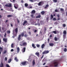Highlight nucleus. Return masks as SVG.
I'll return each instance as SVG.
<instances>
[{"instance_id":"nucleus-1","label":"nucleus","mask_w":67,"mask_h":67,"mask_svg":"<svg viewBox=\"0 0 67 67\" xmlns=\"http://www.w3.org/2000/svg\"><path fill=\"white\" fill-rule=\"evenodd\" d=\"M25 42L24 40H23L21 42H20V45L21 46H26L27 45V43Z\"/></svg>"},{"instance_id":"nucleus-2","label":"nucleus","mask_w":67,"mask_h":67,"mask_svg":"<svg viewBox=\"0 0 67 67\" xmlns=\"http://www.w3.org/2000/svg\"><path fill=\"white\" fill-rule=\"evenodd\" d=\"M24 36V32H22L21 33V35H19L18 36V41H20V40H21V37H23Z\"/></svg>"},{"instance_id":"nucleus-3","label":"nucleus","mask_w":67,"mask_h":67,"mask_svg":"<svg viewBox=\"0 0 67 67\" xmlns=\"http://www.w3.org/2000/svg\"><path fill=\"white\" fill-rule=\"evenodd\" d=\"M28 64V62L26 61H25L23 62L20 64V65L21 66H24V65H26L27 64Z\"/></svg>"},{"instance_id":"nucleus-4","label":"nucleus","mask_w":67,"mask_h":67,"mask_svg":"<svg viewBox=\"0 0 67 67\" xmlns=\"http://www.w3.org/2000/svg\"><path fill=\"white\" fill-rule=\"evenodd\" d=\"M53 64L54 65V67H57L58 65V62H55L53 63Z\"/></svg>"},{"instance_id":"nucleus-5","label":"nucleus","mask_w":67,"mask_h":67,"mask_svg":"<svg viewBox=\"0 0 67 67\" xmlns=\"http://www.w3.org/2000/svg\"><path fill=\"white\" fill-rule=\"evenodd\" d=\"M14 31L16 33H18V28H16L15 29V30H13V33H14Z\"/></svg>"},{"instance_id":"nucleus-6","label":"nucleus","mask_w":67,"mask_h":67,"mask_svg":"<svg viewBox=\"0 0 67 67\" xmlns=\"http://www.w3.org/2000/svg\"><path fill=\"white\" fill-rule=\"evenodd\" d=\"M9 5L8 4H6L5 5V7H12V4L11 3L9 4Z\"/></svg>"},{"instance_id":"nucleus-7","label":"nucleus","mask_w":67,"mask_h":67,"mask_svg":"<svg viewBox=\"0 0 67 67\" xmlns=\"http://www.w3.org/2000/svg\"><path fill=\"white\" fill-rule=\"evenodd\" d=\"M49 53V51H48V50L47 51H45L43 52L42 54H47Z\"/></svg>"},{"instance_id":"nucleus-8","label":"nucleus","mask_w":67,"mask_h":67,"mask_svg":"<svg viewBox=\"0 0 67 67\" xmlns=\"http://www.w3.org/2000/svg\"><path fill=\"white\" fill-rule=\"evenodd\" d=\"M26 50V48H25V47H24V48H23L22 50V51L23 53H24L25 52V50Z\"/></svg>"},{"instance_id":"nucleus-9","label":"nucleus","mask_w":67,"mask_h":67,"mask_svg":"<svg viewBox=\"0 0 67 67\" xmlns=\"http://www.w3.org/2000/svg\"><path fill=\"white\" fill-rule=\"evenodd\" d=\"M17 49V52L18 53H19L20 52V48L19 47H18L16 49Z\"/></svg>"},{"instance_id":"nucleus-10","label":"nucleus","mask_w":67,"mask_h":67,"mask_svg":"<svg viewBox=\"0 0 67 67\" xmlns=\"http://www.w3.org/2000/svg\"><path fill=\"white\" fill-rule=\"evenodd\" d=\"M0 54H1V52H2L3 51V48L1 47L0 46Z\"/></svg>"},{"instance_id":"nucleus-11","label":"nucleus","mask_w":67,"mask_h":67,"mask_svg":"<svg viewBox=\"0 0 67 67\" xmlns=\"http://www.w3.org/2000/svg\"><path fill=\"white\" fill-rule=\"evenodd\" d=\"M35 55H37L38 57H39L40 56V53L39 52H36L35 53Z\"/></svg>"},{"instance_id":"nucleus-12","label":"nucleus","mask_w":67,"mask_h":67,"mask_svg":"<svg viewBox=\"0 0 67 67\" xmlns=\"http://www.w3.org/2000/svg\"><path fill=\"white\" fill-rule=\"evenodd\" d=\"M3 41H4L5 43H7V38H3Z\"/></svg>"},{"instance_id":"nucleus-13","label":"nucleus","mask_w":67,"mask_h":67,"mask_svg":"<svg viewBox=\"0 0 67 67\" xmlns=\"http://www.w3.org/2000/svg\"><path fill=\"white\" fill-rule=\"evenodd\" d=\"M4 66V65H3V64L2 62H1V64H0V67H3Z\"/></svg>"},{"instance_id":"nucleus-14","label":"nucleus","mask_w":67,"mask_h":67,"mask_svg":"<svg viewBox=\"0 0 67 67\" xmlns=\"http://www.w3.org/2000/svg\"><path fill=\"white\" fill-rule=\"evenodd\" d=\"M28 36V35L27 34V33H26V32H25V34L24 35V36L25 37H27Z\"/></svg>"},{"instance_id":"nucleus-15","label":"nucleus","mask_w":67,"mask_h":67,"mask_svg":"<svg viewBox=\"0 0 67 67\" xmlns=\"http://www.w3.org/2000/svg\"><path fill=\"white\" fill-rule=\"evenodd\" d=\"M49 7V5L48 4H47L46 5V6L44 7V8L45 9H46L48 7Z\"/></svg>"},{"instance_id":"nucleus-16","label":"nucleus","mask_w":67,"mask_h":67,"mask_svg":"<svg viewBox=\"0 0 67 67\" xmlns=\"http://www.w3.org/2000/svg\"><path fill=\"white\" fill-rule=\"evenodd\" d=\"M41 14L42 15H44L45 14V12L44 11H42L41 12Z\"/></svg>"},{"instance_id":"nucleus-17","label":"nucleus","mask_w":67,"mask_h":67,"mask_svg":"<svg viewBox=\"0 0 67 67\" xmlns=\"http://www.w3.org/2000/svg\"><path fill=\"white\" fill-rule=\"evenodd\" d=\"M63 34H64L66 35V34H67V32H66V31L64 30L63 31Z\"/></svg>"},{"instance_id":"nucleus-18","label":"nucleus","mask_w":67,"mask_h":67,"mask_svg":"<svg viewBox=\"0 0 67 67\" xmlns=\"http://www.w3.org/2000/svg\"><path fill=\"white\" fill-rule=\"evenodd\" d=\"M45 46V44H44L42 45L41 46V48L42 49H43V48L44 47V46Z\"/></svg>"},{"instance_id":"nucleus-19","label":"nucleus","mask_w":67,"mask_h":67,"mask_svg":"<svg viewBox=\"0 0 67 67\" xmlns=\"http://www.w3.org/2000/svg\"><path fill=\"white\" fill-rule=\"evenodd\" d=\"M35 10H32L31 12V13H32V14H34L35 13Z\"/></svg>"},{"instance_id":"nucleus-20","label":"nucleus","mask_w":67,"mask_h":67,"mask_svg":"<svg viewBox=\"0 0 67 67\" xmlns=\"http://www.w3.org/2000/svg\"><path fill=\"white\" fill-rule=\"evenodd\" d=\"M12 60V59L10 58L9 59V60H8V63H11V61Z\"/></svg>"},{"instance_id":"nucleus-21","label":"nucleus","mask_w":67,"mask_h":67,"mask_svg":"<svg viewBox=\"0 0 67 67\" xmlns=\"http://www.w3.org/2000/svg\"><path fill=\"white\" fill-rule=\"evenodd\" d=\"M41 15H39L38 16H36V18H41Z\"/></svg>"},{"instance_id":"nucleus-22","label":"nucleus","mask_w":67,"mask_h":67,"mask_svg":"<svg viewBox=\"0 0 67 67\" xmlns=\"http://www.w3.org/2000/svg\"><path fill=\"white\" fill-rule=\"evenodd\" d=\"M49 45L50 46H54V44L53 43H50L49 44Z\"/></svg>"},{"instance_id":"nucleus-23","label":"nucleus","mask_w":67,"mask_h":67,"mask_svg":"<svg viewBox=\"0 0 67 67\" xmlns=\"http://www.w3.org/2000/svg\"><path fill=\"white\" fill-rule=\"evenodd\" d=\"M30 16H31L32 18H34V19L35 18V16H34V14L31 15Z\"/></svg>"},{"instance_id":"nucleus-24","label":"nucleus","mask_w":67,"mask_h":67,"mask_svg":"<svg viewBox=\"0 0 67 67\" xmlns=\"http://www.w3.org/2000/svg\"><path fill=\"white\" fill-rule=\"evenodd\" d=\"M7 17L8 18H9L10 17H13V15H8L7 16Z\"/></svg>"},{"instance_id":"nucleus-25","label":"nucleus","mask_w":67,"mask_h":67,"mask_svg":"<svg viewBox=\"0 0 67 67\" xmlns=\"http://www.w3.org/2000/svg\"><path fill=\"white\" fill-rule=\"evenodd\" d=\"M27 23V21L25 20L24 22L23 23V25H25V24H26V23Z\"/></svg>"},{"instance_id":"nucleus-26","label":"nucleus","mask_w":67,"mask_h":67,"mask_svg":"<svg viewBox=\"0 0 67 67\" xmlns=\"http://www.w3.org/2000/svg\"><path fill=\"white\" fill-rule=\"evenodd\" d=\"M42 2H40L38 3V5H42Z\"/></svg>"},{"instance_id":"nucleus-27","label":"nucleus","mask_w":67,"mask_h":67,"mask_svg":"<svg viewBox=\"0 0 67 67\" xmlns=\"http://www.w3.org/2000/svg\"><path fill=\"white\" fill-rule=\"evenodd\" d=\"M25 7H27L28 6V4L27 3H25Z\"/></svg>"},{"instance_id":"nucleus-28","label":"nucleus","mask_w":67,"mask_h":67,"mask_svg":"<svg viewBox=\"0 0 67 67\" xmlns=\"http://www.w3.org/2000/svg\"><path fill=\"white\" fill-rule=\"evenodd\" d=\"M54 40L55 41H57L58 40V39H57V38L56 37H55L54 38Z\"/></svg>"},{"instance_id":"nucleus-29","label":"nucleus","mask_w":67,"mask_h":67,"mask_svg":"<svg viewBox=\"0 0 67 67\" xmlns=\"http://www.w3.org/2000/svg\"><path fill=\"white\" fill-rule=\"evenodd\" d=\"M32 64L33 66H34L35 65V61H34V60L32 62Z\"/></svg>"},{"instance_id":"nucleus-30","label":"nucleus","mask_w":67,"mask_h":67,"mask_svg":"<svg viewBox=\"0 0 67 67\" xmlns=\"http://www.w3.org/2000/svg\"><path fill=\"white\" fill-rule=\"evenodd\" d=\"M64 52H67V49L66 48H65L64 50Z\"/></svg>"},{"instance_id":"nucleus-31","label":"nucleus","mask_w":67,"mask_h":67,"mask_svg":"<svg viewBox=\"0 0 67 67\" xmlns=\"http://www.w3.org/2000/svg\"><path fill=\"white\" fill-rule=\"evenodd\" d=\"M14 44L13 43H12L11 45V47L12 48H13L14 47Z\"/></svg>"},{"instance_id":"nucleus-32","label":"nucleus","mask_w":67,"mask_h":67,"mask_svg":"<svg viewBox=\"0 0 67 67\" xmlns=\"http://www.w3.org/2000/svg\"><path fill=\"white\" fill-rule=\"evenodd\" d=\"M52 33H53L54 34H57V33L56 32V31H54L52 32Z\"/></svg>"},{"instance_id":"nucleus-33","label":"nucleus","mask_w":67,"mask_h":67,"mask_svg":"<svg viewBox=\"0 0 67 67\" xmlns=\"http://www.w3.org/2000/svg\"><path fill=\"white\" fill-rule=\"evenodd\" d=\"M66 35L64 34L63 35V37L64 38H66Z\"/></svg>"},{"instance_id":"nucleus-34","label":"nucleus","mask_w":67,"mask_h":67,"mask_svg":"<svg viewBox=\"0 0 67 67\" xmlns=\"http://www.w3.org/2000/svg\"><path fill=\"white\" fill-rule=\"evenodd\" d=\"M36 46L37 47H40V45L38 44H37L36 45Z\"/></svg>"},{"instance_id":"nucleus-35","label":"nucleus","mask_w":67,"mask_h":67,"mask_svg":"<svg viewBox=\"0 0 67 67\" xmlns=\"http://www.w3.org/2000/svg\"><path fill=\"white\" fill-rule=\"evenodd\" d=\"M63 27H66V24H63Z\"/></svg>"},{"instance_id":"nucleus-36","label":"nucleus","mask_w":67,"mask_h":67,"mask_svg":"<svg viewBox=\"0 0 67 67\" xmlns=\"http://www.w3.org/2000/svg\"><path fill=\"white\" fill-rule=\"evenodd\" d=\"M14 6H15L16 7H18V4H14Z\"/></svg>"},{"instance_id":"nucleus-37","label":"nucleus","mask_w":67,"mask_h":67,"mask_svg":"<svg viewBox=\"0 0 67 67\" xmlns=\"http://www.w3.org/2000/svg\"><path fill=\"white\" fill-rule=\"evenodd\" d=\"M6 67H10L8 64H7L6 65Z\"/></svg>"},{"instance_id":"nucleus-38","label":"nucleus","mask_w":67,"mask_h":67,"mask_svg":"<svg viewBox=\"0 0 67 67\" xmlns=\"http://www.w3.org/2000/svg\"><path fill=\"white\" fill-rule=\"evenodd\" d=\"M53 1L54 2H57V0H53Z\"/></svg>"},{"instance_id":"nucleus-39","label":"nucleus","mask_w":67,"mask_h":67,"mask_svg":"<svg viewBox=\"0 0 67 67\" xmlns=\"http://www.w3.org/2000/svg\"><path fill=\"white\" fill-rule=\"evenodd\" d=\"M51 19H53V15H51Z\"/></svg>"},{"instance_id":"nucleus-40","label":"nucleus","mask_w":67,"mask_h":67,"mask_svg":"<svg viewBox=\"0 0 67 67\" xmlns=\"http://www.w3.org/2000/svg\"><path fill=\"white\" fill-rule=\"evenodd\" d=\"M55 12H59L58 10V9H56L55 10Z\"/></svg>"},{"instance_id":"nucleus-41","label":"nucleus","mask_w":67,"mask_h":67,"mask_svg":"<svg viewBox=\"0 0 67 67\" xmlns=\"http://www.w3.org/2000/svg\"><path fill=\"white\" fill-rule=\"evenodd\" d=\"M7 32L8 33V34H10V31L8 30L7 31Z\"/></svg>"},{"instance_id":"nucleus-42","label":"nucleus","mask_w":67,"mask_h":67,"mask_svg":"<svg viewBox=\"0 0 67 67\" xmlns=\"http://www.w3.org/2000/svg\"><path fill=\"white\" fill-rule=\"evenodd\" d=\"M31 60H32V59H31V58L29 59V60H28V61H29V62H31Z\"/></svg>"},{"instance_id":"nucleus-43","label":"nucleus","mask_w":67,"mask_h":67,"mask_svg":"<svg viewBox=\"0 0 67 67\" xmlns=\"http://www.w3.org/2000/svg\"><path fill=\"white\" fill-rule=\"evenodd\" d=\"M53 20L54 21H56V18H54L53 19Z\"/></svg>"},{"instance_id":"nucleus-44","label":"nucleus","mask_w":67,"mask_h":67,"mask_svg":"<svg viewBox=\"0 0 67 67\" xmlns=\"http://www.w3.org/2000/svg\"><path fill=\"white\" fill-rule=\"evenodd\" d=\"M7 51L6 50H5L4 52V54H5V53H7Z\"/></svg>"},{"instance_id":"nucleus-45","label":"nucleus","mask_w":67,"mask_h":67,"mask_svg":"<svg viewBox=\"0 0 67 67\" xmlns=\"http://www.w3.org/2000/svg\"><path fill=\"white\" fill-rule=\"evenodd\" d=\"M64 9L63 8H61L60 9V10L61 11H64Z\"/></svg>"},{"instance_id":"nucleus-46","label":"nucleus","mask_w":67,"mask_h":67,"mask_svg":"<svg viewBox=\"0 0 67 67\" xmlns=\"http://www.w3.org/2000/svg\"><path fill=\"white\" fill-rule=\"evenodd\" d=\"M15 60L16 61V62H19V59H17L16 60Z\"/></svg>"},{"instance_id":"nucleus-47","label":"nucleus","mask_w":67,"mask_h":67,"mask_svg":"<svg viewBox=\"0 0 67 67\" xmlns=\"http://www.w3.org/2000/svg\"><path fill=\"white\" fill-rule=\"evenodd\" d=\"M48 19H49V17H47V18L46 20H47V22L48 21Z\"/></svg>"},{"instance_id":"nucleus-48","label":"nucleus","mask_w":67,"mask_h":67,"mask_svg":"<svg viewBox=\"0 0 67 67\" xmlns=\"http://www.w3.org/2000/svg\"><path fill=\"white\" fill-rule=\"evenodd\" d=\"M14 7L15 8V9H17L18 8V7L15 6H14Z\"/></svg>"},{"instance_id":"nucleus-49","label":"nucleus","mask_w":67,"mask_h":67,"mask_svg":"<svg viewBox=\"0 0 67 67\" xmlns=\"http://www.w3.org/2000/svg\"><path fill=\"white\" fill-rule=\"evenodd\" d=\"M6 35H7V34L6 33H5V35H4V37H6Z\"/></svg>"},{"instance_id":"nucleus-50","label":"nucleus","mask_w":67,"mask_h":67,"mask_svg":"<svg viewBox=\"0 0 67 67\" xmlns=\"http://www.w3.org/2000/svg\"><path fill=\"white\" fill-rule=\"evenodd\" d=\"M43 57H44V54L42 55V57H41V59H42V58H43Z\"/></svg>"},{"instance_id":"nucleus-51","label":"nucleus","mask_w":67,"mask_h":67,"mask_svg":"<svg viewBox=\"0 0 67 67\" xmlns=\"http://www.w3.org/2000/svg\"><path fill=\"white\" fill-rule=\"evenodd\" d=\"M35 46V45L34 43H32V47H34Z\"/></svg>"},{"instance_id":"nucleus-52","label":"nucleus","mask_w":67,"mask_h":67,"mask_svg":"<svg viewBox=\"0 0 67 67\" xmlns=\"http://www.w3.org/2000/svg\"><path fill=\"white\" fill-rule=\"evenodd\" d=\"M5 61H7V57H5Z\"/></svg>"},{"instance_id":"nucleus-53","label":"nucleus","mask_w":67,"mask_h":67,"mask_svg":"<svg viewBox=\"0 0 67 67\" xmlns=\"http://www.w3.org/2000/svg\"><path fill=\"white\" fill-rule=\"evenodd\" d=\"M17 59V58L16 57H15L14 59L15 60H16V59Z\"/></svg>"},{"instance_id":"nucleus-54","label":"nucleus","mask_w":67,"mask_h":67,"mask_svg":"<svg viewBox=\"0 0 67 67\" xmlns=\"http://www.w3.org/2000/svg\"><path fill=\"white\" fill-rule=\"evenodd\" d=\"M30 2H33V0H30Z\"/></svg>"},{"instance_id":"nucleus-55","label":"nucleus","mask_w":67,"mask_h":67,"mask_svg":"<svg viewBox=\"0 0 67 67\" xmlns=\"http://www.w3.org/2000/svg\"><path fill=\"white\" fill-rule=\"evenodd\" d=\"M14 51V50L13 49H12L11 50V52H13V51Z\"/></svg>"},{"instance_id":"nucleus-56","label":"nucleus","mask_w":67,"mask_h":67,"mask_svg":"<svg viewBox=\"0 0 67 67\" xmlns=\"http://www.w3.org/2000/svg\"><path fill=\"white\" fill-rule=\"evenodd\" d=\"M60 18H57V20H60Z\"/></svg>"},{"instance_id":"nucleus-57","label":"nucleus","mask_w":67,"mask_h":67,"mask_svg":"<svg viewBox=\"0 0 67 67\" xmlns=\"http://www.w3.org/2000/svg\"><path fill=\"white\" fill-rule=\"evenodd\" d=\"M32 6L29 7V9H32Z\"/></svg>"},{"instance_id":"nucleus-58","label":"nucleus","mask_w":67,"mask_h":67,"mask_svg":"<svg viewBox=\"0 0 67 67\" xmlns=\"http://www.w3.org/2000/svg\"><path fill=\"white\" fill-rule=\"evenodd\" d=\"M58 18H59V14H58L57 15Z\"/></svg>"},{"instance_id":"nucleus-59","label":"nucleus","mask_w":67,"mask_h":67,"mask_svg":"<svg viewBox=\"0 0 67 67\" xmlns=\"http://www.w3.org/2000/svg\"><path fill=\"white\" fill-rule=\"evenodd\" d=\"M37 32V30H35V31L34 32H35V33H36Z\"/></svg>"},{"instance_id":"nucleus-60","label":"nucleus","mask_w":67,"mask_h":67,"mask_svg":"<svg viewBox=\"0 0 67 67\" xmlns=\"http://www.w3.org/2000/svg\"><path fill=\"white\" fill-rule=\"evenodd\" d=\"M38 26H40V23H38Z\"/></svg>"},{"instance_id":"nucleus-61","label":"nucleus","mask_w":67,"mask_h":67,"mask_svg":"<svg viewBox=\"0 0 67 67\" xmlns=\"http://www.w3.org/2000/svg\"><path fill=\"white\" fill-rule=\"evenodd\" d=\"M50 37H52V35H50Z\"/></svg>"},{"instance_id":"nucleus-62","label":"nucleus","mask_w":67,"mask_h":67,"mask_svg":"<svg viewBox=\"0 0 67 67\" xmlns=\"http://www.w3.org/2000/svg\"><path fill=\"white\" fill-rule=\"evenodd\" d=\"M48 42H49V39L48 38Z\"/></svg>"},{"instance_id":"nucleus-63","label":"nucleus","mask_w":67,"mask_h":67,"mask_svg":"<svg viewBox=\"0 0 67 67\" xmlns=\"http://www.w3.org/2000/svg\"><path fill=\"white\" fill-rule=\"evenodd\" d=\"M2 18V16L1 15H0V18Z\"/></svg>"},{"instance_id":"nucleus-64","label":"nucleus","mask_w":67,"mask_h":67,"mask_svg":"<svg viewBox=\"0 0 67 67\" xmlns=\"http://www.w3.org/2000/svg\"><path fill=\"white\" fill-rule=\"evenodd\" d=\"M8 20H6L5 21V23H7V22H8Z\"/></svg>"}]
</instances>
